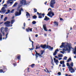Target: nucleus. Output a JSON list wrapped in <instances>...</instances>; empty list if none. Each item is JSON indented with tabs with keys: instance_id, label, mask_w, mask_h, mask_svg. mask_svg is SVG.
I'll return each instance as SVG.
<instances>
[{
	"instance_id": "nucleus-50",
	"label": "nucleus",
	"mask_w": 76,
	"mask_h": 76,
	"mask_svg": "<svg viewBox=\"0 0 76 76\" xmlns=\"http://www.w3.org/2000/svg\"><path fill=\"white\" fill-rule=\"evenodd\" d=\"M36 58H38V55L36 54L35 55Z\"/></svg>"
},
{
	"instance_id": "nucleus-46",
	"label": "nucleus",
	"mask_w": 76,
	"mask_h": 76,
	"mask_svg": "<svg viewBox=\"0 0 76 76\" xmlns=\"http://www.w3.org/2000/svg\"><path fill=\"white\" fill-rule=\"evenodd\" d=\"M66 67V66L64 64H63L62 65V67Z\"/></svg>"
},
{
	"instance_id": "nucleus-29",
	"label": "nucleus",
	"mask_w": 76,
	"mask_h": 76,
	"mask_svg": "<svg viewBox=\"0 0 76 76\" xmlns=\"http://www.w3.org/2000/svg\"><path fill=\"white\" fill-rule=\"evenodd\" d=\"M18 4V3L17 2H15L13 5V7H16V5Z\"/></svg>"
},
{
	"instance_id": "nucleus-61",
	"label": "nucleus",
	"mask_w": 76,
	"mask_h": 76,
	"mask_svg": "<svg viewBox=\"0 0 76 76\" xmlns=\"http://www.w3.org/2000/svg\"><path fill=\"white\" fill-rule=\"evenodd\" d=\"M10 4H12L13 3V2L10 1Z\"/></svg>"
},
{
	"instance_id": "nucleus-27",
	"label": "nucleus",
	"mask_w": 76,
	"mask_h": 76,
	"mask_svg": "<svg viewBox=\"0 0 76 76\" xmlns=\"http://www.w3.org/2000/svg\"><path fill=\"white\" fill-rule=\"evenodd\" d=\"M70 61H72V59L71 58H69L67 60V62H69Z\"/></svg>"
},
{
	"instance_id": "nucleus-32",
	"label": "nucleus",
	"mask_w": 76,
	"mask_h": 76,
	"mask_svg": "<svg viewBox=\"0 0 76 76\" xmlns=\"http://www.w3.org/2000/svg\"><path fill=\"white\" fill-rule=\"evenodd\" d=\"M40 46H39L38 47V46H36V50H37V49H39L40 48Z\"/></svg>"
},
{
	"instance_id": "nucleus-6",
	"label": "nucleus",
	"mask_w": 76,
	"mask_h": 76,
	"mask_svg": "<svg viewBox=\"0 0 76 76\" xmlns=\"http://www.w3.org/2000/svg\"><path fill=\"white\" fill-rule=\"evenodd\" d=\"M50 3V6L52 8H54V5L56 3L55 0H51Z\"/></svg>"
},
{
	"instance_id": "nucleus-54",
	"label": "nucleus",
	"mask_w": 76,
	"mask_h": 76,
	"mask_svg": "<svg viewBox=\"0 0 76 76\" xmlns=\"http://www.w3.org/2000/svg\"><path fill=\"white\" fill-rule=\"evenodd\" d=\"M35 52L36 53V54H37L38 53H37V51H36V50H35Z\"/></svg>"
},
{
	"instance_id": "nucleus-24",
	"label": "nucleus",
	"mask_w": 76,
	"mask_h": 76,
	"mask_svg": "<svg viewBox=\"0 0 76 76\" xmlns=\"http://www.w3.org/2000/svg\"><path fill=\"white\" fill-rule=\"evenodd\" d=\"M34 66H35V64H32L30 65V66H31L32 68H34Z\"/></svg>"
},
{
	"instance_id": "nucleus-22",
	"label": "nucleus",
	"mask_w": 76,
	"mask_h": 76,
	"mask_svg": "<svg viewBox=\"0 0 76 76\" xmlns=\"http://www.w3.org/2000/svg\"><path fill=\"white\" fill-rule=\"evenodd\" d=\"M10 11L9 10H7V12H6L5 14H8V13H10Z\"/></svg>"
},
{
	"instance_id": "nucleus-36",
	"label": "nucleus",
	"mask_w": 76,
	"mask_h": 76,
	"mask_svg": "<svg viewBox=\"0 0 76 76\" xmlns=\"http://www.w3.org/2000/svg\"><path fill=\"white\" fill-rule=\"evenodd\" d=\"M41 53L40 54V55H42L43 54H44V50H41Z\"/></svg>"
},
{
	"instance_id": "nucleus-3",
	"label": "nucleus",
	"mask_w": 76,
	"mask_h": 76,
	"mask_svg": "<svg viewBox=\"0 0 76 76\" xmlns=\"http://www.w3.org/2000/svg\"><path fill=\"white\" fill-rule=\"evenodd\" d=\"M50 10V12H49L48 14L47 15L48 16H50V18H53V16H54V12H52V10H51V9L49 8L48 9V10Z\"/></svg>"
},
{
	"instance_id": "nucleus-39",
	"label": "nucleus",
	"mask_w": 76,
	"mask_h": 76,
	"mask_svg": "<svg viewBox=\"0 0 76 76\" xmlns=\"http://www.w3.org/2000/svg\"><path fill=\"white\" fill-rule=\"evenodd\" d=\"M54 48L53 47H50V51H53V49Z\"/></svg>"
},
{
	"instance_id": "nucleus-13",
	"label": "nucleus",
	"mask_w": 76,
	"mask_h": 76,
	"mask_svg": "<svg viewBox=\"0 0 76 76\" xmlns=\"http://www.w3.org/2000/svg\"><path fill=\"white\" fill-rule=\"evenodd\" d=\"M57 51H58V49H57L55 50L54 53H53V56H56L57 53Z\"/></svg>"
},
{
	"instance_id": "nucleus-30",
	"label": "nucleus",
	"mask_w": 76,
	"mask_h": 76,
	"mask_svg": "<svg viewBox=\"0 0 76 76\" xmlns=\"http://www.w3.org/2000/svg\"><path fill=\"white\" fill-rule=\"evenodd\" d=\"M32 17L33 19H37V17L35 15L33 16Z\"/></svg>"
},
{
	"instance_id": "nucleus-18",
	"label": "nucleus",
	"mask_w": 76,
	"mask_h": 76,
	"mask_svg": "<svg viewBox=\"0 0 76 76\" xmlns=\"http://www.w3.org/2000/svg\"><path fill=\"white\" fill-rule=\"evenodd\" d=\"M29 41H31V42H32V48L34 47V42L32 41V40H31V38H30V37H29Z\"/></svg>"
},
{
	"instance_id": "nucleus-21",
	"label": "nucleus",
	"mask_w": 76,
	"mask_h": 76,
	"mask_svg": "<svg viewBox=\"0 0 76 76\" xmlns=\"http://www.w3.org/2000/svg\"><path fill=\"white\" fill-rule=\"evenodd\" d=\"M46 48H48L49 50H50V47H51V46L48 45L46 47Z\"/></svg>"
},
{
	"instance_id": "nucleus-41",
	"label": "nucleus",
	"mask_w": 76,
	"mask_h": 76,
	"mask_svg": "<svg viewBox=\"0 0 76 76\" xmlns=\"http://www.w3.org/2000/svg\"><path fill=\"white\" fill-rule=\"evenodd\" d=\"M67 57L66 56H64V60H66L67 59Z\"/></svg>"
},
{
	"instance_id": "nucleus-55",
	"label": "nucleus",
	"mask_w": 76,
	"mask_h": 76,
	"mask_svg": "<svg viewBox=\"0 0 76 76\" xmlns=\"http://www.w3.org/2000/svg\"><path fill=\"white\" fill-rule=\"evenodd\" d=\"M47 1H46V2H45L44 4H47Z\"/></svg>"
},
{
	"instance_id": "nucleus-28",
	"label": "nucleus",
	"mask_w": 76,
	"mask_h": 76,
	"mask_svg": "<svg viewBox=\"0 0 76 76\" xmlns=\"http://www.w3.org/2000/svg\"><path fill=\"white\" fill-rule=\"evenodd\" d=\"M2 39V35L1 33H0V40H1Z\"/></svg>"
},
{
	"instance_id": "nucleus-23",
	"label": "nucleus",
	"mask_w": 76,
	"mask_h": 76,
	"mask_svg": "<svg viewBox=\"0 0 76 76\" xmlns=\"http://www.w3.org/2000/svg\"><path fill=\"white\" fill-rule=\"evenodd\" d=\"M58 57H63V54H59L58 55Z\"/></svg>"
},
{
	"instance_id": "nucleus-52",
	"label": "nucleus",
	"mask_w": 76,
	"mask_h": 76,
	"mask_svg": "<svg viewBox=\"0 0 76 76\" xmlns=\"http://www.w3.org/2000/svg\"><path fill=\"white\" fill-rule=\"evenodd\" d=\"M60 20H63V19L61 18H60Z\"/></svg>"
},
{
	"instance_id": "nucleus-47",
	"label": "nucleus",
	"mask_w": 76,
	"mask_h": 76,
	"mask_svg": "<svg viewBox=\"0 0 76 76\" xmlns=\"http://www.w3.org/2000/svg\"><path fill=\"white\" fill-rule=\"evenodd\" d=\"M39 54H40V53H37V55H38V56H41V55Z\"/></svg>"
},
{
	"instance_id": "nucleus-1",
	"label": "nucleus",
	"mask_w": 76,
	"mask_h": 76,
	"mask_svg": "<svg viewBox=\"0 0 76 76\" xmlns=\"http://www.w3.org/2000/svg\"><path fill=\"white\" fill-rule=\"evenodd\" d=\"M60 47L61 48L64 47L65 48H66V51H70L71 48H72L71 46L69 43H67L66 45L64 46V43L63 42L62 43V45L60 46Z\"/></svg>"
},
{
	"instance_id": "nucleus-40",
	"label": "nucleus",
	"mask_w": 76,
	"mask_h": 76,
	"mask_svg": "<svg viewBox=\"0 0 76 76\" xmlns=\"http://www.w3.org/2000/svg\"><path fill=\"white\" fill-rule=\"evenodd\" d=\"M13 65L15 66H17V63H13Z\"/></svg>"
},
{
	"instance_id": "nucleus-37",
	"label": "nucleus",
	"mask_w": 76,
	"mask_h": 76,
	"mask_svg": "<svg viewBox=\"0 0 76 76\" xmlns=\"http://www.w3.org/2000/svg\"><path fill=\"white\" fill-rule=\"evenodd\" d=\"M32 24H33V25H34L36 23V21H34L32 22Z\"/></svg>"
},
{
	"instance_id": "nucleus-53",
	"label": "nucleus",
	"mask_w": 76,
	"mask_h": 76,
	"mask_svg": "<svg viewBox=\"0 0 76 76\" xmlns=\"http://www.w3.org/2000/svg\"><path fill=\"white\" fill-rule=\"evenodd\" d=\"M7 5L6 4H4V5H3L4 6H5V7H7Z\"/></svg>"
},
{
	"instance_id": "nucleus-5",
	"label": "nucleus",
	"mask_w": 76,
	"mask_h": 76,
	"mask_svg": "<svg viewBox=\"0 0 76 76\" xmlns=\"http://www.w3.org/2000/svg\"><path fill=\"white\" fill-rule=\"evenodd\" d=\"M37 14L38 15V18H39V19H41L42 18H44V16H45V14L40 13H39L38 12H37Z\"/></svg>"
},
{
	"instance_id": "nucleus-19",
	"label": "nucleus",
	"mask_w": 76,
	"mask_h": 76,
	"mask_svg": "<svg viewBox=\"0 0 76 76\" xmlns=\"http://www.w3.org/2000/svg\"><path fill=\"white\" fill-rule=\"evenodd\" d=\"M2 29H3V27H1V32L2 33V34H3V35H4V32L3 31Z\"/></svg>"
},
{
	"instance_id": "nucleus-45",
	"label": "nucleus",
	"mask_w": 76,
	"mask_h": 76,
	"mask_svg": "<svg viewBox=\"0 0 76 76\" xmlns=\"http://www.w3.org/2000/svg\"><path fill=\"white\" fill-rule=\"evenodd\" d=\"M13 12H14V9L12 10L10 12L11 13H13Z\"/></svg>"
},
{
	"instance_id": "nucleus-59",
	"label": "nucleus",
	"mask_w": 76,
	"mask_h": 76,
	"mask_svg": "<svg viewBox=\"0 0 76 76\" xmlns=\"http://www.w3.org/2000/svg\"><path fill=\"white\" fill-rule=\"evenodd\" d=\"M3 15H1V18H3Z\"/></svg>"
},
{
	"instance_id": "nucleus-56",
	"label": "nucleus",
	"mask_w": 76,
	"mask_h": 76,
	"mask_svg": "<svg viewBox=\"0 0 76 76\" xmlns=\"http://www.w3.org/2000/svg\"><path fill=\"white\" fill-rule=\"evenodd\" d=\"M14 18H15V17L14 16H13L12 17V19H13Z\"/></svg>"
},
{
	"instance_id": "nucleus-42",
	"label": "nucleus",
	"mask_w": 76,
	"mask_h": 76,
	"mask_svg": "<svg viewBox=\"0 0 76 76\" xmlns=\"http://www.w3.org/2000/svg\"><path fill=\"white\" fill-rule=\"evenodd\" d=\"M8 34H9V33H7V34H6V37L5 38V39H6V38H7V35H8Z\"/></svg>"
},
{
	"instance_id": "nucleus-14",
	"label": "nucleus",
	"mask_w": 76,
	"mask_h": 76,
	"mask_svg": "<svg viewBox=\"0 0 76 76\" xmlns=\"http://www.w3.org/2000/svg\"><path fill=\"white\" fill-rule=\"evenodd\" d=\"M50 20V19L49 18H48L47 16H45L44 20H46V21H48V20Z\"/></svg>"
},
{
	"instance_id": "nucleus-62",
	"label": "nucleus",
	"mask_w": 76,
	"mask_h": 76,
	"mask_svg": "<svg viewBox=\"0 0 76 76\" xmlns=\"http://www.w3.org/2000/svg\"><path fill=\"white\" fill-rule=\"evenodd\" d=\"M55 58H58V57H57V56H55Z\"/></svg>"
},
{
	"instance_id": "nucleus-51",
	"label": "nucleus",
	"mask_w": 76,
	"mask_h": 76,
	"mask_svg": "<svg viewBox=\"0 0 76 76\" xmlns=\"http://www.w3.org/2000/svg\"><path fill=\"white\" fill-rule=\"evenodd\" d=\"M26 25V24H25V23H23V26L24 27H25V26Z\"/></svg>"
},
{
	"instance_id": "nucleus-25",
	"label": "nucleus",
	"mask_w": 76,
	"mask_h": 76,
	"mask_svg": "<svg viewBox=\"0 0 76 76\" xmlns=\"http://www.w3.org/2000/svg\"><path fill=\"white\" fill-rule=\"evenodd\" d=\"M0 73H4V72L3 71V70L2 69H0Z\"/></svg>"
},
{
	"instance_id": "nucleus-38",
	"label": "nucleus",
	"mask_w": 76,
	"mask_h": 76,
	"mask_svg": "<svg viewBox=\"0 0 76 76\" xmlns=\"http://www.w3.org/2000/svg\"><path fill=\"white\" fill-rule=\"evenodd\" d=\"M7 17H6L4 18V21H6V20H7Z\"/></svg>"
},
{
	"instance_id": "nucleus-49",
	"label": "nucleus",
	"mask_w": 76,
	"mask_h": 76,
	"mask_svg": "<svg viewBox=\"0 0 76 76\" xmlns=\"http://www.w3.org/2000/svg\"><path fill=\"white\" fill-rule=\"evenodd\" d=\"M46 70L47 71L46 72H47L48 73H50V71H49L48 70V69H46Z\"/></svg>"
},
{
	"instance_id": "nucleus-26",
	"label": "nucleus",
	"mask_w": 76,
	"mask_h": 76,
	"mask_svg": "<svg viewBox=\"0 0 76 76\" xmlns=\"http://www.w3.org/2000/svg\"><path fill=\"white\" fill-rule=\"evenodd\" d=\"M60 64H64V61H60Z\"/></svg>"
},
{
	"instance_id": "nucleus-57",
	"label": "nucleus",
	"mask_w": 76,
	"mask_h": 76,
	"mask_svg": "<svg viewBox=\"0 0 76 76\" xmlns=\"http://www.w3.org/2000/svg\"><path fill=\"white\" fill-rule=\"evenodd\" d=\"M60 53H62V54H64V52H63V51H61L60 52Z\"/></svg>"
},
{
	"instance_id": "nucleus-17",
	"label": "nucleus",
	"mask_w": 76,
	"mask_h": 76,
	"mask_svg": "<svg viewBox=\"0 0 76 76\" xmlns=\"http://www.w3.org/2000/svg\"><path fill=\"white\" fill-rule=\"evenodd\" d=\"M17 56H17V58L18 60H20V57H21L20 55H18Z\"/></svg>"
},
{
	"instance_id": "nucleus-63",
	"label": "nucleus",
	"mask_w": 76,
	"mask_h": 76,
	"mask_svg": "<svg viewBox=\"0 0 76 76\" xmlns=\"http://www.w3.org/2000/svg\"><path fill=\"white\" fill-rule=\"evenodd\" d=\"M61 59H62V58H59V60H61Z\"/></svg>"
},
{
	"instance_id": "nucleus-4",
	"label": "nucleus",
	"mask_w": 76,
	"mask_h": 76,
	"mask_svg": "<svg viewBox=\"0 0 76 76\" xmlns=\"http://www.w3.org/2000/svg\"><path fill=\"white\" fill-rule=\"evenodd\" d=\"M22 10L23 11V9L22 8H21V10H19V12H18L17 11L15 13V16H20V15H21V12H22Z\"/></svg>"
},
{
	"instance_id": "nucleus-8",
	"label": "nucleus",
	"mask_w": 76,
	"mask_h": 76,
	"mask_svg": "<svg viewBox=\"0 0 76 76\" xmlns=\"http://www.w3.org/2000/svg\"><path fill=\"white\" fill-rule=\"evenodd\" d=\"M26 31L28 32H29V31H31V32H32V28H31L29 27H28V28H26Z\"/></svg>"
},
{
	"instance_id": "nucleus-35",
	"label": "nucleus",
	"mask_w": 76,
	"mask_h": 76,
	"mask_svg": "<svg viewBox=\"0 0 76 76\" xmlns=\"http://www.w3.org/2000/svg\"><path fill=\"white\" fill-rule=\"evenodd\" d=\"M15 22V20H12L11 21V24H12L13 23Z\"/></svg>"
},
{
	"instance_id": "nucleus-10",
	"label": "nucleus",
	"mask_w": 76,
	"mask_h": 76,
	"mask_svg": "<svg viewBox=\"0 0 76 76\" xmlns=\"http://www.w3.org/2000/svg\"><path fill=\"white\" fill-rule=\"evenodd\" d=\"M47 46V45L46 44H45L44 45H40V47L41 48H43V49H45L46 48V47Z\"/></svg>"
},
{
	"instance_id": "nucleus-34",
	"label": "nucleus",
	"mask_w": 76,
	"mask_h": 76,
	"mask_svg": "<svg viewBox=\"0 0 76 76\" xmlns=\"http://www.w3.org/2000/svg\"><path fill=\"white\" fill-rule=\"evenodd\" d=\"M34 13H36V12H37V10L35 8L34 9Z\"/></svg>"
},
{
	"instance_id": "nucleus-58",
	"label": "nucleus",
	"mask_w": 76,
	"mask_h": 76,
	"mask_svg": "<svg viewBox=\"0 0 76 76\" xmlns=\"http://www.w3.org/2000/svg\"><path fill=\"white\" fill-rule=\"evenodd\" d=\"M35 37H38V34H36L35 35Z\"/></svg>"
},
{
	"instance_id": "nucleus-31",
	"label": "nucleus",
	"mask_w": 76,
	"mask_h": 76,
	"mask_svg": "<svg viewBox=\"0 0 76 76\" xmlns=\"http://www.w3.org/2000/svg\"><path fill=\"white\" fill-rule=\"evenodd\" d=\"M8 28L7 27H6L5 28V32H7V31H8Z\"/></svg>"
},
{
	"instance_id": "nucleus-11",
	"label": "nucleus",
	"mask_w": 76,
	"mask_h": 76,
	"mask_svg": "<svg viewBox=\"0 0 76 76\" xmlns=\"http://www.w3.org/2000/svg\"><path fill=\"white\" fill-rule=\"evenodd\" d=\"M43 29L45 31H48V30L47 29V27H46V24H44L43 25Z\"/></svg>"
},
{
	"instance_id": "nucleus-2",
	"label": "nucleus",
	"mask_w": 76,
	"mask_h": 76,
	"mask_svg": "<svg viewBox=\"0 0 76 76\" xmlns=\"http://www.w3.org/2000/svg\"><path fill=\"white\" fill-rule=\"evenodd\" d=\"M67 66H68V69H69V71H70L71 73H74L75 71V69L73 68V67L72 66H70V64L69 63H67L66 64Z\"/></svg>"
},
{
	"instance_id": "nucleus-12",
	"label": "nucleus",
	"mask_w": 76,
	"mask_h": 76,
	"mask_svg": "<svg viewBox=\"0 0 76 76\" xmlns=\"http://www.w3.org/2000/svg\"><path fill=\"white\" fill-rule=\"evenodd\" d=\"M4 68L3 69V70L4 72V73H5L6 71L7 70V69L6 67V66H3Z\"/></svg>"
},
{
	"instance_id": "nucleus-20",
	"label": "nucleus",
	"mask_w": 76,
	"mask_h": 76,
	"mask_svg": "<svg viewBox=\"0 0 76 76\" xmlns=\"http://www.w3.org/2000/svg\"><path fill=\"white\" fill-rule=\"evenodd\" d=\"M26 16H28L29 17L30 16H31V15H30V14L28 12H26Z\"/></svg>"
},
{
	"instance_id": "nucleus-60",
	"label": "nucleus",
	"mask_w": 76,
	"mask_h": 76,
	"mask_svg": "<svg viewBox=\"0 0 76 76\" xmlns=\"http://www.w3.org/2000/svg\"><path fill=\"white\" fill-rule=\"evenodd\" d=\"M49 31L51 32V29H49L48 30Z\"/></svg>"
},
{
	"instance_id": "nucleus-7",
	"label": "nucleus",
	"mask_w": 76,
	"mask_h": 76,
	"mask_svg": "<svg viewBox=\"0 0 76 76\" xmlns=\"http://www.w3.org/2000/svg\"><path fill=\"white\" fill-rule=\"evenodd\" d=\"M9 23H10V21H7V22L4 23V24L6 25V26L7 27L10 26V24Z\"/></svg>"
},
{
	"instance_id": "nucleus-64",
	"label": "nucleus",
	"mask_w": 76,
	"mask_h": 76,
	"mask_svg": "<svg viewBox=\"0 0 76 76\" xmlns=\"http://www.w3.org/2000/svg\"><path fill=\"white\" fill-rule=\"evenodd\" d=\"M4 3V0L3 1V2L2 3V4Z\"/></svg>"
},
{
	"instance_id": "nucleus-16",
	"label": "nucleus",
	"mask_w": 76,
	"mask_h": 76,
	"mask_svg": "<svg viewBox=\"0 0 76 76\" xmlns=\"http://www.w3.org/2000/svg\"><path fill=\"white\" fill-rule=\"evenodd\" d=\"M2 11H1V12L2 13H5L6 11L4 10V7H3L1 9Z\"/></svg>"
},
{
	"instance_id": "nucleus-44",
	"label": "nucleus",
	"mask_w": 76,
	"mask_h": 76,
	"mask_svg": "<svg viewBox=\"0 0 76 76\" xmlns=\"http://www.w3.org/2000/svg\"><path fill=\"white\" fill-rule=\"evenodd\" d=\"M32 48H29V50H33L34 49V47H32Z\"/></svg>"
},
{
	"instance_id": "nucleus-15",
	"label": "nucleus",
	"mask_w": 76,
	"mask_h": 76,
	"mask_svg": "<svg viewBox=\"0 0 76 76\" xmlns=\"http://www.w3.org/2000/svg\"><path fill=\"white\" fill-rule=\"evenodd\" d=\"M54 23L55 26H58V22H57L56 21H55L54 22Z\"/></svg>"
},
{
	"instance_id": "nucleus-48",
	"label": "nucleus",
	"mask_w": 76,
	"mask_h": 76,
	"mask_svg": "<svg viewBox=\"0 0 76 76\" xmlns=\"http://www.w3.org/2000/svg\"><path fill=\"white\" fill-rule=\"evenodd\" d=\"M13 0H9L7 1V3H10V1H13Z\"/></svg>"
},
{
	"instance_id": "nucleus-9",
	"label": "nucleus",
	"mask_w": 76,
	"mask_h": 76,
	"mask_svg": "<svg viewBox=\"0 0 76 76\" xmlns=\"http://www.w3.org/2000/svg\"><path fill=\"white\" fill-rule=\"evenodd\" d=\"M53 60H54V63H56V65H58V60L57 59H56V58H53Z\"/></svg>"
},
{
	"instance_id": "nucleus-33",
	"label": "nucleus",
	"mask_w": 76,
	"mask_h": 76,
	"mask_svg": "<svg viewBox=\"0 0 76 76\" xmlns=\"http://www.w3.org/2000/svg\"><path fill=\"white\" fill-rule=\"evenodd\" d=\"M70 65L71 66V67L73 66V63L72 62L70 64Z\"/></svg>"
},
{
	"instance_id": "nucleus-43",
	"label": "nucleus",
	"mask_w": 76,
	"mask_h": 76,
	"mask_svg": "<svg viewBox=\"0 0 76 76\" xmlns=\"http://www.w3.org/2000/svg\"><path fill=\"white\" fill-rule=\"evenodd\" d=\"M58 75L59 76L61 75V72H59L58 73Z\"/></svg>"
}]
</instances>
